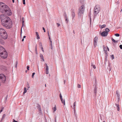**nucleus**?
I'll return each mask as SVG.
<instances>
[{"instance_id": "11", "label": "nucleus", "mask_w": 122, "mask_h": 122, "mask_svg": "<svg viewBox=\"0 0 122 122\" xmlns=\"http://www.w3.org/2000/svg\"><path fill=\"white\" fill-rule=\"evenodd\" d=\"M97 87L96 86H95L94 89V93L95 95H96V94L97 93Z\"/></svg>"}, {"instance_id": "31", "label": "nucleus", "mask_w": 122, "mask_h": 122, "mask_svg": "<svg viewBox=\"0 0 122 122\" xmlns=\"http://www.w3.org/2000/svg\"><path fill=\"white\" fill-rule=\"evenodd\" d=\"M111 57L112 58V59H113L114 58V57L113 55H111Z\"/></svg>"}, {"instance_id": "48", "label": "nucleus", "mask_w": 122, "mask_h": 122, "mask_svg": "<svg viewBox=\"0 0 122 122\" xmlns=\"http://www.w3.org/2000/svg\"><path fill=\"white\" fill-rule=\"evenodd\" d=\"M25 37H26V36H23V38H24H24H25Z\"/></svg>"}, {"instance_id": "14", "label": "nucleus", "mask_w": 122, "mask_h": 122, "mask_svg": "<svg viewBox=\"0 0 122 122\" xmlns=\"http://www.w3.org/2000/svg\"><path fill=\"white\" fill-rule=\"evenodd\" d=\"M116 94H117V96L118 97V99L119 100L120 97V96L119 93L117 92V91L116 92Z\"/></svg>"}, {"instance_id": "58", "label": "nucleus", "mask_w": 122, "mask_h": 122, "mask_svg": "<svg viewBox=\"0 0 122 122\" xmlns=\"http://www.w3.org/2000/svg\"><path fill=\"white\" fill-rule=\"evenodd\" d=\"M45 87H46V84H45Z\"/></svg>"}, {"instance_id": "54", "label": "nucleus", "mask_w": 122, "mask_h": 122, "mask_svg": "<svg viewBox=\"0 0 122 122\" xmlns=\"http://www.w3.org/2000/svg\"><path fill=\"white\" fill-rule=\"evenodd\" d=\"M24 41V39L23 38V39H22V41Z\"/></svg>"}, {"instance_id": "1", "label": "nucleus", "mask_w": 122, "mask_h": 122, "mask_svg": "<svg viewBox=\"0 0 122 122\" xmlns=\"http://www.w3.org/2000/svg\"><path fill=\"white\" fill-rule=\"evenodd\" d=\"M0 17L2 25L6 29H9L12 27L13 22L10 18L5 15H2Z\"/></svg>"}, {"instance_id": "16", "label": "nucleus", "mask_w": 122, "mask_h": 122, "mask_svg": "<svg viewBox=\"0 0 122 122\" xmlns=\"http://www.w3.org/2000/svg\"><path fill=\"white\" fill-rule=\"evenodd\" d=\"M106 25L105 24H104L102 25H101L100 27L101 28H102L106 27Z\"/></svg>"}, {"instance_id": "62", "label": "nucleus", "mask_w": 122, "mask_h": 122, "mask_svg": "<svg viewBox=\"0 0 122 122\" xmlns=\"http://www.w3.org/2000/svg\"><path fill=\"white\" fill-rule=\"evenodd\" d=\"M73 33H74V31H73Z\"/></svg>"}, {"instance_id": "21", "label": "nucleus", "mask_w": 122, "mask_h": 122, "mask_svg": "<svg viewBox=\"0 0 122 122\" xmlns=\"http://www.w3.org/2000/svg\"><path fill=\"white\" fill-rule=\"evenodd\" d=\"M53 109L54 111V112H55L56 110V105H55L54 107L53 108Z\"/></svg>"}, {"instance_id": "49", "label": "nucleus", "mask_w": 122, "mask_h": 122, "mask_svg": "<svg viewBox=\"0 0 122 122\" xmlns=\"http://www.w3.org/2000/svg\"><path fill=\"white\" fill-rule=\"evenodd\" d=\"M49 40H51V38H50V36H49Z\"/></svg>"}, {"instance_id": "28", "label": "nucleus", "mask_w": 122, "mask_h": 122, "mask_svg": "<svg viewBox=\"0 0 122 122\" xmlns=\"http://www.w3.org/2000/svg\"><path fill=\"white\" fill-rule=\"evenodd\" d=\"M46 73L47 74H48L49 73L48 70H46Z\"/></svg>"}, {"instance_id": "61", "label": "nucleus", "mask_w": 122, "mask_h": 122, "mask_svg": "<svg viewBox=\"0 0 122 122\" xmlns=\"http://www.w3.org/2000/svg\"><path fill=\"white\" fill-rule=\"evenodd\" d=\"M103 122H105V121H103Z\"/></svg>"}, {"instance_id": "57", "label": "nucleus", "mask_w": 122, "mask_h": 122, "mask_svg": "<svg viewBox=\"0 0 122 122\" xmlns=\"http://www.w3.org/2000/svg\"><path fill=\"white\" fill-rule=\"evenodd\" d=\"M41 49H42V50L43 49V47H42Z\"/></svg>"}, {"instance_id": "7", "label": "nucleus", "mask_w": 122, "mask_h": 122, "mask_svg": "<svg viewBox=\"0 0 122 122\" xmlns=\"http://www.w3.org/2000/svg\"><path fill=\"white\" fill-rule=\"evenodd\" d=\"M0 80L3 83L5 82L6 81L5 76L3 74H0Z\"/></svg>"}, {"instance_id": "5", "label": "nucleus", "mask_w": 122, "mask_h": 122, "mask_svg": "<svg viewBox=\"0 0 122 122\" xmlns=\"http://www.w3.org/2000/svg\"><path fill=\"white\" fill-rule=\"evenodd\" d=\"M85 6L84 5L81 6L79 9L78 15L83 14L84 11Z\"/></svg>"}, {"instance_id": "45", "label": "nucleus", "mask_w": 122, "mask_h": 122, "mask_svg": "<svg viewBox=\"0 0 122 122\" xmlns=\"http://www.w3.org/2000/svg\"><path fill=\"white\" fill-rule=\"evenodd\" d=\"M36 51H37V45H36Z\"/></svg>"}, {"instance_id": "51", "label": "nucleus", "mask_w": 122, "mask_h": 122, "mask_svg": "<svg viewBox=\"0 0 122 122\" xmlns=\"http://www.w3.org/2000/svg\"><path fill=\"white\" fill-rule=\"evenodd\" d=\"M119 105V104H116V105L117 106V105Z\"/></svg>"}, {"instance_id": "60", "label": "nucleus", "mask_w": 122, "mask_h": 122, "mask_svg": "<svg viewBox=\"0 0 122 122\" xmlns=\"http://www.w3.org/2000/svg\"><path fill=\"white\" fill-rule=\"evenodd\" d=\"M111 70V69H110V70H109L110 71Z\"/></svg>"}, {"instance_id": "17", "label": "nucleus", "mask_w": 122, "mask_h": 122, "mask_svg": "<svg viewBox=\"0 0 122 122\" xmlns=\"http://www.w3.org/2000/svg\"><path fill=\"white\" fill-rule=\"evenodd\" d=\"M40 56L41 58L43 60V61H44V59L43 56V55H42L41 54Z\"/></svg>"}, {"instance_id": "3", "label": "nucleus", "mask_w": 122, "mask_h": 122, "mask_svg": "<svg viewBox=\"0 0 122 122\" xmlns=\"http://www.w3.org/2000/svg\"><path fill=\"white\" fill-rule=\"evenodd\" d=\"M0 43L4 44L5 42L3 40H6L8 38L7 33L6 30L3 28H0Z\"/></svg>"}, {"instance_id": "44", "label": "nucleus", "mask_w": 122, "mask_h": 122, "mask_svg": "<svg viewBox=\"0 0 122 122\" xmlns=\"http://www.w3.org/2000/svg\"><path fill=\"white\" fill-rule=\"evenodd\" d=\"M60 98H61V97H62V95H61V94H60Z\"/></svg>"}, {"instance_id": "23", "label": "nucleus", "mask_w": 122, "mask_h": 122, "mask_svg": "<svg viewBox=\"0 0 122 122\" xmlns=\"http://www.w3.org/2000/svg\"><path fill=\"white\" fill-rule=\"evenodd\" d=\"M117 110L118 111H119L120 110V108H119V105H117Z\"/></svg>"}, {"instance_id": "64", "label": "nucleus", "mask_w": 122, "mask_h": 122, "mask_svg": "<svg viewBox=\"0 0 122 122\" xmlns=\"http://www.w3.org/2000/svg\"><path fill=\"white\" fill-rule=\"evenodd\" d=\"M67 20V19H66V20Z\"/></svg>"}, {"instance_id": "10", "label": "nucleus", "mask_w": 122, "mask_h": 122, "mask_svg": "<svg viewBox=\"0 0 122 122\" xmlns=\"http://www.w3.org/2000/svg\"><path fill=\"white\" fill-rule=\"evenodd\" d=\"M5 51V49L2 46H0V53Z\"/></svg>"}, {"instance_id": "38", "label": "nucleus", "mask_w": 122, "mask_h": 122, "mask_svg": "<svg viewBox=\"0 0 122 122\" xmlns=\"http://www.w3.org/2000/svg\"><path fill=\"white\" fill-rule=\"evenodd\" d=\"M29 67L28 66H27V69L28 70H29Z\"/></svg>"}, {"instance_id": "47", "label": "nucleus", "mask_w": 122, "mask_h": 122, "mask_svg": "<svg viewBox=\"0 0 122 122\" xmlns=\"http://www.w3.org/2000/svg\"><path fill=\"white\" fill-rule=\"evenodd\" d=\"M48 35L49 36H50L49 33V32H48Z\"/></svg>"}, {"instance_id": "56", "label": "nucleus", "mask_w": 122, "mask_h": 122, "mask_svg": "<svg viewBox=\"0 0 122 122\" xmlns=\"http://www.w3.org/2000/svg\"><path fill=\"white\" fill-rule=\"evenodd\" d=\"M21 32H22V30H21Z\"/></svg>"}, {"instance_id": "2", "label": "nucleus", "mask_w": 122, "mask_h": 122, "mask_svg": "<svg viewBox=\"0 0 122 122\" xmlns=\"http://www.w3.org/2000/svg\"><path fill=\"white\" fill-rule=\"evenodd\" d=\"M0 11L2 13L5 12L9 15H10L12 14L11 11L8 7L2 2H0Z\"/></svg>"}, {"instance_id": "53", "label": "nucleus", "mask_w": 122, "mask_h": 122, "mask_svg": "<svg viewBox=\"0 0 122 122\" xmlns=\"http://www.w3.org/2000/svg\"><path fill=\"white\" fill-rule=\"evenodd\" d=\"M12 2L13 3H14V0H12Z\"/></svg>"}, {"instance_id": "25", "label": "nucleus", "mask_w": 122, "mask_h": 122, "mask_svg": "<svg viewBox=\"0 0 122 122\" xmlns=\"http://www.w3.org/2000/svg\"><path fill=\"white\" fill-rule=\"evenodd\" d=\"M92 66H93V68L94 69H95L96 68L95 66V65L92 64Z\"/></svg>"}, {"instance_id": "6", "label": "nucleus", "mask_w": 122, "mask_h": 122, "mask_svg": "<svg viewBox=\"0 0 122 122\" xmlns=\"http://www.w3.org/2000/svg\"><path fill=\"white\" fill-rule=\"evenodd\" d=\"M7 52L5 51L0 53V56L4 58H6L7 57Z\"/></svg>"}, {"instance_id": "37", "label": "nucleus", "mask_w": 122, "mask_h": 122, "mask_svg": "<svg viewBox=\"0 0 122 122\" xmlns=\"http://www.w3.org/2000/svg\"><path fill=\"white\" fill-rule=\"evenodd\" d=\"M27 87L28 88V89H29V88H30V86H29V85L28 84L27 85Z\"/></svg>"}, {"instance_id": "20", "label": "nucleus", "mask_w": 122, "mask_h": 122, "mask_svg": "<svg viewBox=\"0 0 122 122\" xmlns=\"http://www.w3.org/2000/svg\"><path fill=\"white\" fill-rule=\"evenodd\" d=\"M72 19H73L75 16V14L74 12L72 13Z\"/></svg>"}, {"instance_id": "26", "label": "nucleus", "mask_w": 122, "mask_h": 122, "mask_svg": "<svg viewBox=\"0 0 122 122\" xmlns=\"http://www.w3.org/2000/svg\"><path fill=\"white\" fill-rule=\"evenodd\" d=\"M77 87L78 88H80L81 87V85L79 84H78L77 85Z\"/></svg>"}, {"instance_id": "52", "label": "nucleus", "mask_w": 122, "mask_h": 122, "mask_svg": "<svg viewBox=\"0 0 122 122\" xmlns=\"http://www.w3.org/2000/svg\"><path fill=\"white\" fill-rule=\"evenodd\" d=\"M50 42H51V44L52 43V41H51V40H50Z\"/></svg>"}, {"instance_id": "30", "label": "nucleus", "mask_w": 122, "mask_h": 122, "mask_svg": "<svg viewBox=\"0 0 122 122\" xmlns=\"http://www.w3.org/2000/svg\"><path fill=\"white\" fill-rule=\"evenodd\" d=\"M23 4L25 5V0H23Z\"/></svg>"}, {"instance_id": "50", "label": "nucleus", "mask_w": 122, "mask_h": 122, "mask_svg": "<svg viewBox=\"0 0 122 122\" xmlns=\"http://www.w3.org/2000/svg\"><path fill=\"white\" fill-rule=\"evenodd\" d=\"M107 49L108 51H109V48L108 47H107Z\"/></svg>"}, {"instance_id": "42", "label": "nucleus", "mask_w": 122, "mask_h": 122, "mask_svg": "<svg viewBox=\"0 0 122 122\" xmlns=\"http://www.w3.org/2000/svg\"><path fill=\"white\" fill-rule=\"evenodd\" d=\"M22 21H24V18H22Z\"/></svg>"}, {"instance_id": "4", "label": "nucleus", "mask_w": 122, "mask_h": 122, "mask_svg": "<svg viewBox=\"0 0 122 122\" xmlns=\"http://www.w3.org/2000/svg\"><path fill=\"white\" fill-rule=\"evenodd\" d=\"M100 10V7L99 5H96L95 7L94 10V14L95 15H96L99 12Z\"/></svg>"}, {"instance_id": "32", "label": "nucleus", "mask_w": 122, "mask_h": 122, "mask_svg": "<svg viewBox=\"0 0 122 122\" xmlns=\"http://www.w3.org/2000/svg\"><path fill=\"white\" fill-rule=\"evenodd\" d=\"M112 41L114 43H115L116 42L115 41L113 38L112 39Z\"/></svg>"}, {"instance_id": "19", "label": "nucleus", "mask_w": 122, "mask_h": 122, "mask_svg": "<svg viewBox=\"0 0 122 122\" xmlns=\"http://www.w3.org/2000/svg\"><path fill=\"white\" fill-rule=\"evenodd\" d=\"M45 65L46 66V70H48L49 67L48 66H47V64L46 63H45Z\"/></svg>"}, {"instance_id": "29", "label": "nucleus", "mask_w": 122, "mask_h": 122, "mask_svg": "<svg viewBox=\"0 0 122 122\" xmlns=\"http://www.w3.org/2000/svg\"><path fill=\"white\" fill-rule=\"evenodd\" d=\"M104 51H105V52L106 51V47H104L103 48Z\"/></svg>"}, {"instance_id": "59", "label": "nucleus", "mask_w": 122, "mask_h": 122, "mask_svg": "<svg viewBox=\"0 0 122 122\" xmlns=\"http://www.w3.org/2000/svg\"><path fill=\"white\" fill-rule=\"evenodd\" d=\"M42 51H43L44 52V50H43V49H42Z\"/></svg>"}, {"instance_id": "41", "label": "nucleus", "mask_w": 122, "mask_h": 122, "mask_svg": "<svg viewBox=\"0 0 122 122\" xmlns=\"http://www.w3.org/2000/svg\"><path fill=\"white\" fill-rule=\"evenodd\" d=\"M17 61L16 62V65H15V67L16 68H17Z\"/></svg>"}, {"instance_id": "63", "label": "nucleus", "mask_w": 122, "mask_h": 122, "mask_svg": "<svg viewBox=\"0 0 122 122\" xmlns=\"http://www.w3.org/2000/svg\"><path fill=\"white\" fill-rule=\"evenodd\" d=\"M27 72V71H26V72Z\"/></svg>"}, {"instance_id": "27", "label": "nucleus", "mask_w": 122, "mask_h": 122, "mask_svg": "<svg viewBox=\"0 0 122 122\" xmlns=\"http://www.w3.org/2000/svg\"><path fill=\"white\" fill-rule=\"evenodd\" d=\"M35 74V73L34 72L32 74V76L33 78Z\"/></svg>"}, {"instance_id": "34", "label": "nucleus", "mask_w": 122, "mask_h": 122, "mask_svg": "<svg viewBox=\"0 0 122 122\" xmlns=\"http://www.w3.org/2000/svg\"><path fill=\"white\" fill-rule=\"evenodd\" d=\"M51 49H52L53 47H52V43L51 44Z\"/></svg>"}, {"instance_id": "22", "label": "nucleus", "mask_w": 122, "mask_h": 122, "mask_svg": "<svg viewBox=\"0 0 122 122\" xmlns=\"http://www.w3.org/2000/svg\"><path fill=\"white\" fill-rule=\"evenodd\" d=\"M105 30L106 31H105L107 32L109 31V30L108 28H106Z\"/></svg>"}, {"instance_id": "33", "label": "nucleus", "mask_w": 122, "mask_h": 122, "mask_svg": "<svg viewBox=\"0 0 122 122\" xmlns=\"http://www.w3.org/2000/svg\"><path fill=\"white\" fill-rule=\"evenodd\" d=\"M119 47L121 49H122V45H120L119 46Z\"/></svg>"}, {"instance_id": "40", "label": "nucleus", "mask_w": 122, "mask_h": 122, "mask_svg": "<svg viewBox=\"0 0 122 122\" xmlns=\"http://www.w3.org/2000/svg\"><path fill=\"white\" fill-rule=\"evenodd\" d=\"M91 14L90 13V15H89V16L90 17V21H91V16H90V15H91Z\"/></svg>"}, {"instance_id": "8", "label": "nucleus", "mask_w": 122, "mask_h": 122, "mask_svg": "<svg viewBox=\"0 0 122 122\" xmlns=\"http://www.w3.org/2000/svg\"><path fill=\"white\" fill-rule=\"evenodd\" d=\"M98 37L97 36H96L94 39V47H96L97 45V42Z\"/></svg>"}, {"instance_id": "35", "label": "nucleus", "mask_w": 122, "mask_h": 122, "mask_svg": "<svg viewBox=\"0 0 122 122\" xmlns=\"http://www.w3.org/2000/svg\"><path fill=\"white\" fill-rule=\"evenodd\" d=\"M56 24L58 27H59L60 26V24L58 23H57Z\"/></svg>"}, {"instance_id": "39", "label": "nucleus", "mask_w": 122, "mask_h": 122, "mask_svg": "<svg viewBox=\"0 0 122 122\" xmlns=\"http://www.w3.org/2000/svg\"><path fill=\"white\" fill-rule=\"evenodd\" d=\"M43 30L44 31V32H46V31H45V28L44 27H43Z\"/></svg>"}, {"instance_id": "36", "label": "nucleus", "mask_w": 122, "mask_h": 122, "mask_svg": "<svg viewBox=\"0 0 122 122\" xmlns=\"http://www.w3.org/2000/svg\"><path fill=\"white\" fill-rule=\"evenodd\" d=\"M13 122H18L17 121L15 120L14 119H13Z\"/></svg>"}, {"instance_id": "24", "label": "nucleus", "mask_w": 122, "mask_h": 122, "mask_svg": "<svg viewBox=\"0 0 122 122\" xmlns=\"http://www.w3.org/2000/svg\"><path fill=\"white\" fill-rule=\"evenodd\" d=\"M115 35L116 36L118 37L119 36V34H115Z\"/></svg>"}, {"instance_id": "55", "label": "nucleus", "mask_w": 122, "mask_h": 122, "mask_svg": "<svg viewBox=\"0 0 122 122\" xmlns=\"http://www.w3.org/2000/svg\"><path fill=\"white\" fill-rule=\"evenodd\" d=\"M40 44H41V46H42V45H41V42H40Z\"/></svg>"}, {"instance_id": "15", "label": "nucleus", "mask_w": 122, "mask_h": 122, "mask_svg": "<svg viewBox=\"0 0 122 122\" xmlns=\"http://www.w3.org/2000/svg\"><path fill=\"white\" fill-rule=\"evenodd\" d=\"M76 102H75L74 103V105H73V109L74 110V111L75 112V106H76Z\"/></svg>"}, {"instance_id": "43", "label": "nucleus", "mask_w": 122, "mask_h": 122, "mask_svg": "<svg viewBox=\"0 0 122 122\" xmlns=\"http://www.w3.org/2000/svg\"><path fill=\"white\" fill-rule=\"evenodd\" d=\"M22 21V26H23L24 25V21Z\"/></svg>"}, {"instance_id": "46", "label": "nucleus", "mask_w": 122, "mask_h": 122, "mask_svg": "<svg viewBox=\"0 0 122 122\" xmlns=\"http://www.w3.org/2000/svg\"><path fill=\"white\" fill-rule=\"evenodd\" d=\"M3 110V109H2L1 110H0V113Z\"/></svg>"}, {"instance_id": "12", "label": "nucleus", "mask_w": 122, "mask_h": 122, "mask_svg": "<svg viewBox=\"0 0 122 122\" xmlns=\"http://www.w3.org/2000/svg\"><path fill=\"white\" fill-rule=\"evenodd\" d=\"M36 36L37 39H40V36L39 35L38 33L37 32H36Z\"/></svg>"}, {"instance_id": "9", "label": "nucleus", "mask_w": 122, "mask_h": 122, "mask_svg": "<svg viewBox=\"0 0 122 122\" xmlns=\"http://www.w3.org/2000/svg\"><path fill=\"white\" fill-rule=\"evenodd\" d=\"M108 33L105 31L102 32L101 33V35L103 36H107Z\"/></svg>"}, {"instance_id": "18", "label": "nucleus", "mask_w": 122, "mask_h": 122, "mask_svg": "<svg viewBox=\"0 0 122 122\" xmlns=\"http://www.w3.org/2000/svg\"><path fill=\"white\" fill-rule=\"evenodd\" d=\"M24 91L23 92V94H24L25 93H26V92L27 90L26 88L25 87L24 88Z\"/></svg>"}, {"instance_id": "13", "label": "nucleus", "mask_w": 122, "mask_h": 122, "mask_svg": "<svg viewBox=\"0 0 122 122\" xmlns=\"http://www.w3.org/2000/svg\"><path fill=\"white\" fill-rule=\"evenodd\" d=\"M60 98L62 103H63L64 105H65V100L64 99L63 101V99L62 98V97L61 98Z\"/></svg>"}]
</instances>
